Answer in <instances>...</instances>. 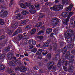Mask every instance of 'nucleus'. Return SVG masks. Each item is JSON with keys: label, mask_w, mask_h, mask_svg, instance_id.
I'll use <instances>...</instances> for the list:
<instances>
[{"label": "nucleus", "mask_w": 75, "mask_h": 75, "mask_svg": "<svg viewBox=\"0 0 75 75\" xmlns=\"http://www.w3.org/2000/svg\"><path fill=\"white\" fill-rule=\"evenodd\" d=\"M70 51H68L67 52V54L65 56V58H67L68 60H69L70 61L69 62V65H71L72 64V62L74 61V59H72L74 57V56L71 54H70Z\"/></svg>", "instance_id": "1"}, {"label": "nucleus", "mask_w": 75, "mask_h": 75, "mask_svg": "<svg viewBox=\"0 0 75 75\" xmlns=\"http://www.w3.org/2000/svg\"><path fill=\"white\" fill-rule=\"evenodd\" d=\"M8 14L7 11H4V10L2 9L0 12V16L1 17H6Z\"/></svg>", "instance_id": "2"}, {"label": "nucleus", "mask_w": 75, "mask_h": 75, "mask_svg": "<svg viewBox=\"0 0 75 75\" xmlns=\"http://www.w3.org/2000/svg\"><path fill=\"white\" fill-rule=\"evenodd\" d=\"M15 70L16 71L20 70L21 72H25L26 71H27V68L25 67H17L16 68Z\"/></svg>", "instance_id": "3"}, {"label": "nucleus", "mask_w": 75, "mask_h": 75, "mask_svg": "<svg viewBox=\"0 0 75 75\" xmlns=\"http://www.w3.org/2000/svg\"><path fill=\"white\" fill-rule=\"evenodd\" d=\"M55 7H56L55 10L57 11H59L60 10H62L63 9V6L61 4L55 5Z\"/></svg>", "instance_id": "4"}, {"label": "nucleus", "mask_w": 75, "mask_h": 75, "mask_svg": "<svg viewBox=\"0 0 75 75\" xmlns=\"http://www.w3.org/2000/svg\"><path fill=\"white\" fill-rule=\"evenodd\" d=\"M42 50L41 49H39L38 50L37 52H36V54L37 55H38L39 58L40 59H41L42 58V57H41V53L42 52Z\"/></svg>", "instance_id": "5"}, {"label": "nucleus", "mask_w": 75, "mask_h": 75, "mask_svg": "<svg viewBox=\"0 0 75 75\" xmlns=\"http://www.w3.org/2000/svg\"><path fill=\"white\" fill-rule=\"evenodd\" d=\"M70 17H71V16H68V17L66 19V21L65 19H63V23L64 24L68 25V22H69V20L70 19Z\"/></svg>", "instance_id": "6"}, {"label": "nucleus", "mask_w": 75, "mask_h": 75, "mask_svg": "<svg viewBox=\"0 0 75 75\" xmlns=\"http://www.w3.org/2000/svg\"><path fill=\"white\" fill-rule=\"evenodd\" d=\"M52 21L53 23H54V25H56L58 23V20L56 18H53L52 19Z\"/></svg>", "instance_id": "7"}, {"label": "nucleus", "mask_w": 75, "mask_h": 75, "mask_svg": "<svg viewBox=\"0 0 75 75\" xmlns=\"http://www.w3.org/2000/svg\"><path fill=\"white\" fill-rule=\"evenodd\" d=\"M17 62L16 61H12L9 62V64L10 65H12L13 66H15L17 64Z\"/></svg>", "instance_id": "8"}, {"label": "nucleus", "mask_w": 75, "mask_h": 75, "mask_svg": "<svg viewBox=\"0 0 75 75\" xmlns=\"http://www.w3.org/2000/svg\"><path fill=\"white\" fill-rule=\"evenodd\" d=\"M55 64V63L53 61L50 62L49 63L47 64V67H49L50 66L52 67Z\"/></svg>", "instance_id": "9"}, {"label": "nucleus", "mask_w": 75, "mask_h": 75, "mask_svg": "<svg viewBox=\"0 0 75 75\" xmlns=\"http://www.w3.org/2000/svg\"><path fill=\"white\" fill-rule=\"evenodd\" d=\"M74 67L73 66L71 65L69 67L68 71L69 72H72L74 71Z\"/></svg>", "instance_id": "10"}, {"label": "nucleus", "mask_w": 75, "mask_h": 75, "mask_svg": "<svg viewBox=\"0 0 75 75\" xmlns=\"http://www.w3.org/2000/svg\"><path fill=\"white\" fill-rule=\"evenodd\" d=\"M52 32V29L50 28H47L46 30V34H50Z\"/></svg>", "instance_id": "11"}, {"label": "nucleus", "mask_w": 75, "mask_h": 75, "mask_svg": "<svg viewBox=\"0 0 75 75\" xmlns=\"http://www.w3.org/2000/svg\"><path fill=\"white\" fill-rule=\"evenodd\" d=\"M57 44L56 43H55L54 44V46L53 47V48L55 49V52L58 53V52L59 51H58V50L57 49Z\"/></svg>", "instance_id": "12"}, {"label": "nucleus", "mask_w": 75, "mask_h": 75, "mask_svg": "<svg viewBox=\"0 0 75 75\" xmlns=\"http://www.w3.org/2000/svg\"><path fill=\"white\" fill-rule=\"evenodd\" d=\"M57 44L56 43H55L54 44V46L53 47V48L55 49V52L58 53V52L59 51H58V50L57 49Z\"/></svg>", "instance_id": "13"}, {"label": "nucleus", "mask_w": 75, "mask_h": 75, "mask_svg": "<svg viewBox=\"0 0 75 75\" xmlns=\"http://www.w3.org/2000/svg\"><path fill=\"white\" fill-rule=\"evenodd\" d=\"M61 51L63 54H65L67 52V47L65 46L64 48L61 49Z\"/></svg>", "instance_id": "14"}, {"label": "nucleus", "mask_w": 75, "mask_h": 75, "mask_svg": "<svg viewBox=\"0 0 75 75\" xmlns=\"http://www.w3.org/2000/svg\"><path fill=\"white\" fill-rule=\"evenodd\" d=\"M46 57L47 59H48V60H50L51 58V54L49 53L46 56Z\"/></svg>", "instance_id": "15"}, {"label": "nucleus", "mask_w": 75, "mask_h": 75, "mask_svg": "<svg viewBox=\"0 0 75 75\" xmlns=\"http://www.w3.org/2000/svg\"><path fill=\"white\" fill-rule=\"evenodd\" d=\"M62 63L63 65H65V66H67V65L68 64V61H65V60H62Z\"/></svg>", "instance_id": "16"}, {"label": "nucleus", "mask_w": 75, "mask_h": 75, "mask_svg": "<svg viewBox=\"0 0 75 75\" xmlns=\"http://www.w3.org/2000/svg\"><path fill=\"white\" fill-rule=\"evenodd\" d=\"M72 37L66 39V41H67L68 42H72Z\"/></svg>", "instance_id": "17"}, {"label": "nucleus", "mask_w": 75, "mask_h": 75, "mask_svg": "<svg viewBox=\"0 0 75 75\" xmlns=\"http://www.w3.org/2000/svg\"><path fill=\"white\" fill-rule=\"evenodd\" d=\"M65 38H71L72 37V36H71V34L70 33H67V35H66L65 36Z\"/></svg>", "instance_id": "18"}, {"label": "nucleus", "mask_w": 75, "mask_h": 75, "mask_svg": "<svg viewBox=\"0 0 75 75\" xmlns=\"http://www.w3.org/2000/svg\"><path fill=\"white\" fill-rule=\"evenodd\" d=\"M54 58L55 59H58L60 58V55L59 54H56L55 56L54 57Z\"/></svg>", "instance_id": "19"}, {"label": "nucleus", "mask_w": 75, "mask_h": 75, "mask_svg": "<svg viewBox=\"0 0 75 75\" xmlns=\"http://www.w3.org/2000/svg\"><path fill=\"white\" fill-rule=\"evenodd\" d=\"M68 15V13L66 12H63L62 14V16L63 17H66Z\"/></svg>", "instance_id": "20"}, {"label": "nucleus", "mask_w": 75, "mask_h": 75, "mask_svg": "<svg viewBox=\"0 0 75 75\" xmlns=\"http://www.w3.org/2000/svg\"><path fill=\"white\" fill-rule=\"evenodd\" d=\"M42 25V23L41 22L38 23L35 25V27H40Z\"/></svg>", "instance_id": "21"}, {"label": "nucleus", "mask_w": 75, "mask_h": 75, "mask_svg": "<svg viewBox=\"0 0 75 75\" xmlns=\"http://www.w3.org/2000/svg\"><path fill=\"white\" fill-rule=\"evenodd\" d=\"M16 32L18 34L19 33H21L22 32V30L20 28H18L16 30Z\"/></svg>", "instance_id": "22"}, {"label": "nucleus", "mask_w": 75, "mask_h": 75, "mask_svg": "<svg viewBox=\"0 0 75 75\" xmlns=\"http://www.w3.org/2000/svg\"><path fill=\"white\" fill-rule=\"evenodd\" d=\"M6 72L9 74L12 73L13 72V69H7L6 70Z\"/></svg>", "instance_id": "23"}, {"label": "nucleus", "mask_w": 75, "mask_h": 75, "mask_svg": "<svg viewBox=\"0 0 75 75\" xmlns=\"http://www.w3.org/2000/svg\"><path fill=\"white\" fill-rule=\"evenodd\" d=\"M18 25V23L17 22H16L15 24L12 25V28H15L16 26H17Z\"/></svg>", "instance_id": "24"}, {"label": "nucleus", "mask_w": 75, "mask_h": 75, "mask_svg": "<svg viewBox=\"0 0 75 75\" xmlns=\"http://www.w3.org/2000/svg\"><path fill=\"white\" fill-rule=\"evenodd\" d=\"M10 50V47H8L6 48L4 50V52H8V51Z\"/></svg>", "instance_id": "25"}, {"label": "nucleus", "mask_w": 75, "mask_h": 75, "mask_svg": "<svg viewBox=\"0 0 75 75\" xmlns=\"http://www.w3.org/2000/svg\"><path fill=\"white\" fill-rule=\"evenodd\" d=\"M22 14L23 15H26L28 14V12L25 10H23L22 12Z\"/></svg>", "instance_id": "26"}, {"label": "nucleus", "mask_w": 75, "mask_h": 75, "mask_svg": "<svg viewBox=\"0 0 75 75\" xmlns=\"http://www.w3.org/2000/svg\"><path fill=\"white\" fill-rule=\"evenodd\" d=\"M68 48L70 50H71V48H73V45L71 44H69L67 46Z\"/></svg>", "instance_id": "27"}, {"label": "nucleus", "mask_w": 75, "mask_h": 75, "mask_svg": "<svg viewBox=\"0 0 75 75\" xmlns=\"http://www.w3.org/2000/svg\"><path fill=\"white\" fill-rule=\"evenodd\" d=\"M20 6L21 7L23 8H26V6H25L24 5V4L23 3H21Z\"/></svg>", "instance_id": "28"}, {"label": "nucleus", "mask_w": 75, "mask_h": 75, "mask_svg": "<svg viewBox=\"0 0 75 75\" xmlns=\"http://www.w3.org/2000/svg\"><path fill=\"white\" fill-rule=\"evenodd\" d=\"M36 31V29H33L31 31L30 33L31 34H33L35 33V31Z\"/></svg>", "instance_id": "29"}, {"label": "nucleus", "mask_w": 75, "mask_h": 75, "mask_svg": "<svg viewBox=\"0 0 75 75\" xmlns=\"http://www.w3.org/2000/svg\"><path fill=\"white\" fill-rule=\"evenodd\" d=\"M6 38V35H5V34H4L1 37H0V40H3V39H4V38Z\"/></svg>", "instance_id": "30"}, {"label": "nucleus", "mask_w": 75, "mask_h": 75, "mask_svg": "<svg viewBox=\"0 0 75 75\" xmlns=\"http://www.w3.org/2000/svg\"><path fill=\"white\" fill-rule=\"evenodd\" d=\"M61 60H59V61L58 62V64H57V66L58 67H61Z\"/></svg>", "instance_id": "31"}, {"label": "nucleus", "mask_w": 75, "mask_h": 75, "mask_svg": "<svg viewBox=\"0 0 75 75\" xmlns=\"http://www.w3.org/2000/svg\"><path fill=\"white\" fill-rule=\"evenodd\" d=\"M5 57V55L4 54H1L0 55V60L4 58Z\"/></svg>", "instance_id": "32"}, {"label": "nucleus", "mask_w": 75, "mask_h": 75, "mask_svg": "<svg viewBox=\"0 0 75 75\" xmlns=\"http://www.w3.org/2000/svg\"><path fill=\"white\" fill-rule=\"evenodd\" d=\"M4 24V21L1 19H0V24H1V25H3Z\"/></svg>", "instance_id": "33"}, {"label": "nucleus", "mask_w": 75, "mask_h": 75, "mask_svg": "<svg viewBox=\"0 0 75 75\" xmlns=\"http://www.w3.org/2000/svg\"><path fill=\"white\" fill-rule=\"evenodd\" d=\"M31 25H29L27 26L25 28V29L26 30H30L31 29Z\"/></svg>", "instance_id": "34"}, {"label": "nucleus", "mask_w": 75, "mask_h": 75, "mask_svg": "<svg viewBox=\"0 0 75 75\" xmlns=\"http://www.w3.org/2000/svg\"><path fill=\"white\" fill-rule=\"evenodd\" d=\"M18 37L19 40H21V39H23V38L24 37V36H23L21 35H18Z\"/></svg>", "instance_id": "35"}, {"label": "nucleus", "mask_w": 75, "mask_h": 75, "mask_svg": "<svg viewBox=\"0 0 75 75\" xmlns=\"http://www.w3.org/2000/svg\"><path fill=\"white\" fill-rule=\"evenodd\" d=\"M72 9L69 6L68 7H67L66 8V11H70L71 10V9Z\"/></svg>", "instance_id": "36"}, {"label": "nucleus", "mask_w": 75, "mask_h": 75, "mask_svg": "<svg viewBox=\"0 0 75 75\" xmlns=\"http://www.w3.org/2000/svg\"><path fill=\"white\" fill-rule=\"evenodd\" d=\"M37 51V49L36 48H34L32 50H31L30 51L33 52H35Z\"/></svg>", "instance_id": "37"}, {"label": "nucleus", "mask_w": 75, "mask_h": 75, "mask_svg": "<svg viewBox=\"0 0 75 75\" xmlns=\"http://www.w3.org/2000/svg\"><path fill=\"white\" fill-rule=\"evenodd\" d=\"M44 45L45 47H48L49 46V43L48 42H46L44 43Z\"/></svg>", "instance_id": "38"}, {"label": "nucleus", "mask_w": 75, "mask_h": 75, "mask_svg": "<svg viewBox=\"0 0 75 75\" xmlns=\"http://www.w3.org/2000/svg\"><path fill=\"white\" fill-rule=\"evenodd\" d=\"M50 9H51V10H56L55 9H56V7H55V5L53 7H52L50 8Z\"/></svg>", "instance_id": "39"}, {"label": "nucleus", "mask_w": 75, "mask_h": 75, "mask_svg": "<svg viewBox=\"0 0 75 75\" xmlns=\"http://www.w3.org/2000/svg\"><path fill=\"white\" fill-rule=\"evenodd\" d=\"M35 6L36 8H38L40 7V5L38 4H35Z\"/></svg>", "instance_id": "40"}, {"label": "nucleus", "mask_w": 75, "mask_h": 75, "mask_svg": "<svg viewBox=\"0 0 75 75\" xmlns=\"http://www.w3.org/2000/svg\"><path fill=\"white\" fill-rule=\"evenodd\" d=\"M8 33L9 34H12L13 33V30H8Z\"/></svg>", "instance_id": "41"}, {"label": "nucleus", "mask_w": 75, "mask_h": 75, "mask_svg": "<svg viewBox=\"0 0 75 75\" xmlns=\"http://www.w3.org/2000/svg\"><path fill=\"white\" fill-rule=\"evenodd\" d=\"M62 2L63 4H65V3H67L68 1L67 0H62Z\"/></svg>", "instance_id": "42"}, {"label": "nucleus", "mask_w": 75, "mask_h": 75, "mask_svg": "<svg viewBox=\"0 0 75 75\" xmlns=\"http://www.w3.org/2000/svg\"><path fill=\"white\" fill-rule=\"evenodd\" d=\"M67 32L68 33H69V34H70V33L72 34L73 32V31L72 30H68L67 31Z\"/></svg>", "instance_id": "43"}, {"label": "nucleus", "mask_w": 75, "mask_h": 75, "mask_svg": "<svg viewBox=\"0 0 75 75\" xmlns=\"http://www.w3.org/2000/svg\"><path fill=\"white\" fill-rule=\"evenodd\" d=\"M27 23V21H23L22 22L21 24H23V25H24L25 24Z\"/></svg>", "instance_id": "44"}, {"label": "nucleus", "mask_w": 75, "mask_h": 75, "mask_svg": "<svg viewBox=\"0 0 75 75\" xmlns=\"http://www.w3.org/2000/svg\"><path fill=\"white\" fill-rule=\"evenodd\" d=\"M13 0H11V3L9 4L10 7H11V5L13 4Z\"/></svg>", "instance_id": "45"}, {"label": "nucleus", "mask_w": 75, "mask_h": 75, "mask_svg": "<svg viewBox=\"0 0 75 75\" xmlns=\"http://www.w3.org/2000/svg\"><path fill=\"white\" fill-rule=\"evenodd\" d=\"M63 68L64 70L65 71H68V68H67V67L65 66H64Z\"/></svg>", "instance_id": "46"}, {"label": "nucleus", "mask_w": 75, "mask_h": 75, "mask_svg": "<svg viewBox=\"0 0 75 75\" xmlns=\"http://www.w3.org/2000/svg\"><path fill=\"white\" fill-rule=\"evenodd\" d=\"M20 14H18L16 16V18L18 20H20Z\"/></svg>", "instance_id": "47"}, {"label": "nucleus", "mask_w": 75, "mask_h": 75, "mask_svg": "<svg viewBox=\"0 0 75 75\" xmlns=\"http://www.w3.org/2000/svg\"><path fill=\"white\" fill-rule=\"evenodd\" d=\"M19 15H20L19 16V20L23 18V15L19 14Z\"/></svg>", "instance_id": "48"}, {"label": "nucleus", "mask_w": 75, "mask_h": 75, "mask_svg": "<svg viewBox=\"0 0 75 75\" xmlns=\"http://www.w3.org/2000/svg\"><path fill=\"white\" fill-rule=\"evenodd\" d=\"M1 68V70H3V69H4L5 68L4 66L3 65H0Z\"/></svg>", "instance_id": "49"}, {"label": "nucleus", "mask_w": 75, "mask_h": 75, "mask_svg": "<svg viewBox=\"0 0 75 75\" xmlns=\"http://www.w3.org/2000/svg\"><path fill=\"white\" fill-rule=\"evenodd\" d=\"M32 44L33 45H35L36 44V41L34 40H32Z\"/></svg>", "instance_id": "50"}, {"label": "nucleus", "mask_w": 75, "mask_h": 75, "mask_svg": "<svg viewBox=\"0 0 75 75\" xmlns=\"http://www.w3.org/2000/svg\"><path fill=\"white\" fill-rule=\"evenodd\" d=\"M25 6H26L27 7H29V6H30V3H28L27 2H26V3L25 4Z\"/></svg>", "instance_id": "51"}, {"label": "nucleus", "mask_w": 75, "mask_h": 75, "mask_svg": "<svg viewBox=\"0 0 75 75\" xmlns=\"http://www.w3.org/2000/svg\"><path fill=\"white\" fill-rule=\"evenodd\" d=\"M44 33V31L43 30H41L40 31H39L38 33V35H40V34H41L42 33Z\"/></svg>", "instance_id": "52"}, {"label": "nucleus", "mask_w": 75, "mask_h": 75, "mask_svg": "<svg viewBox=\"0 0 75 75\" xmlns=\"http://www.w3.org/2000/svg\"><path fill=\"white\" fill-rule=\"evenodd\" d=\"M47 54H48V52L47 51L42 53V55H46Z\"/></svg>", "instance_id": "53"}, {"label": "nucleus", "mask_w": 75, "mask_h": 75, "mask_svg": "<svg viewBox=\"0 0 75 75\" xmlns=\"http://www.w3.org/2000/svg\"><path fill=\"white\" fill-rule=\"evenodd\" d=\"M71 53H72L73 54H75V50H72L71 52Z\"/></svg>", "instance_id": "54"}, {"label": "nucleus", "mask_w": 75, "mask_h": 75, "mask_svg": "<svg viewBox=\"0 0 75 75\" xmlns=\"http://www.w3.org/2000/svg\"><path fill=\"white\" fill-rule=\"evenodd\" d=\"M73 6H74V5L72 4H71L69 7L72 9V8L73 7Z\"/></svg>", "instance_id": "55"}, {"label": "nucleus", "mask_w": 75, "mask_h": 75, "mask_svg": "<svg viewBox=\"0 0 75 75\" xmlns=\"http://www.w3.org/2000/svg\"><path fill=\"white\" fill-rule=\"evenodd\" d=\"M30 8H31V9H34V6L33 5H31L30 7H29Z\"/></svg>", "instance_id": "56"}, {"label": "nucleus", "mask_w": 75, "mask_h": 75, "mask_svg": "<svg viewBox=\"0 0 75 75\" xmlns=\"http://www.w3.org/2000/svg\"><path fill=\"white\" fill-rule=\"evenodd\" d=\"M64 42H62L60 43V45L61 47H63V46L64 45Z\"/></svg>", "instance_id": "57"}, {"label": "nucleus", "mask_w": 75, "mask_h": 75, "mask_svg": "<svg viewBox=\"0 0 75 75\" xmlns=\"http://www.w3.org/2000/svg\"><path fill=\"white\" fill-rule=\"evenodd\" d=\"M74 14V12H70L69 13V16H72Z\"/></svg>", "instance_id": "58"}, {"label": "nucleus", "mask_w": 75, "mask_h": 75, "mask_svg": "<svg viewBox=\"0 0 75 75\" xmlns=\"http://www.w3.org/2000/svg\"><path fill=\"white\" fill-rule=\"evenodd\" d=\"M33 68H34V70H37V69H38V67L37 66H35V67H33Z\"/></svg>", "instance_id": "59"}, {"label": "nucleus", "mask_w": 75, "mask_h": 75, "mask_svg": "<svg viewBox=\"0 0 75 75\" xmlns=\"http://www.w3.org/2000/svg\"><path fill=\"white\" fill-rule=\"evenodd\" d=\"M39 73H43V72H44V71H42V70L41 69L39 70Z\"/></svg>", "instance_id": "60"}, {"label": "nucleus", "mask_w": 75, "mask_h": 75, "mask_svg": "<svg viewBox=\"0 0 75 75\" xmlns=\"http://www.w3.org/2000/svg\"><path fill=\"white\" fill-rule=\"evenodd\" d=\"M36 11H35V10H33L32 12V14H34V13H35Z\"/></svg>", "instance_id": "61"}, {"label": "nucleus", "mask_w": 75, "mask_h": 75, "mask_svg": "<svg viewBox=\"0 0 75 75\" xmlns=\"http://www.w3.org/2000/svg\"><path fill=\"white\" fill-rule=\"evenodd\" d=\"M29 41L28 40H25V42L26 43V44H28V43L29 42Z\"/></svg>", "instance_id": "62"}, {"label": "nucleus", "mask_w": 75, "mask_h": 75, "mask_svg": "<svg viewBox=\"0 0 75 75\" xmlns=\"http://www.w3.org/2000/svg\"><path fill=\"white\" fill-rule=\"evenodd\" d=\"M17 34L18 33H17V32H16V31L14 32V33L12 35L13 36H14V35H16V34Z\"/></svg>", "instance_id": "63"}, {"label": "nucleus", "mask_w": 75, "mask_h": 75, "mask_svg": "<svg viewBox=\"0 0 75 75\" xmlns=\"http://www.w3.org/2000/svg\"><path fill=\"white\" fill-rule=\"evenodd\" d=\"M61 0H55V2L56 3H59V1H60Z\"/></svg>", "instance_id": "64"}]
</instances>
